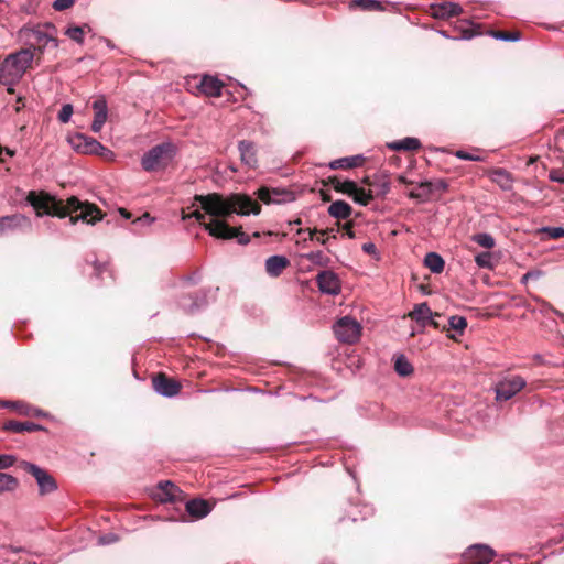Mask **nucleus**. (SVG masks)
Segmentation results:
<instances>
[{
  "instance_id": "obj_1",
  "label": "nucleus",
  "mask_w": 564,
  "mask_h": 564,
  "mask_svg": "<svg viewBox=\"0 0 564 564\" xmlns=\"http://www.w3.org/2000/svg\"><path fill=\"white\" fill-rule=\"evenodd\" d=\"M194 200L199 204L203 212L196 209L192 214L183 215V220L196 219L212 237L217 239L236 238L240 245L249 243L250 238L241 231V227L229 226V219L235 214L240 216L260 214L261 206L249 195L236 193L225 197L218 193H210L195 195Z\"/></svg>"
},
{
  "instance_id": "obj_2",
  "label": "nucleus",
  "mask_w": 564,
  "mask_h": 564,
  "mask_svg": "<svg viewBox=\"0 0 564 564\" xmlns=\"http://www.w3.org/2000/svg\"><path fill=\"white\" fill-rule=\"evenodd\" d=\"M26 200L37 210V216L47 215L58 218L69 216V223L75 225L77 221L86 224H96L101 219L99 209L89 204L83 203L76 196L67 199L66 205L61 199H56L46 193L29 192Z\"/></svg>"
},
{
  "instance_id": "obj_3",
  "label": "nucleus",
  "mask_w": 564,
  "mask_h": 564,
  "mask_svg": "<svg viewBox=\"0 0 564 564\" xmlns=\"http://www.w3.org/2000/svg\"><path fill=\"white\" fill-rule=\"evenodd\" d=\"M34 53L31 48H21L9 54L0 64V84L8 87L12 93L13 88L31 67Z\"/></svg>"
},
{
  "instance_id": "obj_4",
  "label": "nucleus",
  "mask_w": 564,
  "mask_h": 564,
  "mask_svg": "<svg viewBox=\"0 0 564 564\" xmlns=\"http://www.w3.org/2000/svg\"><path fill=\"white\" fill-rule=\"evenodd\" d=\"M177 148L167 141L154 145L141 158V166L145 172L152 173L165 170L174 160Z\"/></svg>"
},
{
  "instance_id": "obj_5",
  "label": "nucleus",
  "mask_w": 564,
  "mask_h": 564,
  "mask_svg": "<svg viewBox=\"0 0 564 564\" xmlns=\"http://www.w3.org/2000/svg\"><path fill=\"white\" fill-rule=\"evenodd\" d=\"M21 32H23L34 44H37L41 51L47 47H58V41L56 39L57 30L52 23L39 24L33 28H24Z\"/></svg>"
},
{
  "instance_id": "obj_6",
  "label": "nucleus",
  "mask_w": 564,
  "mask_h": 564,
  "mask_svg": "<svg viewBox=\"0 0 564 564\" xmlns=\"http://www.w3.org/2000/svg\"><path fill=\"white\" fill-rule=\"evenodd\" d=\"M333 330L340 343L351 345L359 340L361 335V325L355 318L344 316L336 321L333 325Z\"/></svg>"
},
{
  "instance_id": "obj_7",
  "label": "nucleus",
  "mask_w": 564,
  "mask_h": 564,
  "mask_svg": "<svg viewBox=\"0 0 564 564\" xmlns=\"http://www.w3.org/2000/svg\"><path fill=\"white\" fill-rule=\"evenodd\" d=\"M525 384V380L520 376L503 378L495 387L496 399L498 401H508L520 392Z\"/></svg>"
},
{
  "instance_id": "obj_8",
  "label": "nucleus",
  "mask_w": 564,
  "mask_h": 564,
  "mask_svg": "<svg viewBox=\"0 0 564 564\" xmlns=\"http://www.w3.org/2000/svg\"><path fill=\"white\" fill-rule=\"evenodd\" d=\"M22 465L23 469L35 478L41 495L51 494L56 490L55 479L45 469L29 462H23Z\"/></svg>"
},
{
  "instance_id": "obj_9",
  "label": "nucleus",
  "mask_w": 564,
  "mask_h": 564,
  "mask_svg": "<svg viewBox=\"0 0 564 564\" xmlns=\"http://www.w3.org/2000/svg\"><path fill=\"white\" fill-rule=\"evenodd\" d=\"M70 142L77 152L85 154L102 155L104 153L109 152V150L99 141L83 133H77Z\"/></svg>"
},
{
  "instance_id": "obj_10",
  "label": "nucleus",
  "mask_w": 564,
  "mask_h": 564,
  "mask_svg": "<svg viewBox=\"0 0 564 564\" xmlns=\"http://www.w3.org/2000/svg\"><path fill=\"white\" fill-rule=\"evenodd\" d=\"M496 556V552L487 544H474L467 547L463 557L469 564H488Z\"/></svg>"
},
{
  "instance_id": "obj_11",
  "label": "nucleus",
  "mask_w": 564,
  "mask_h": 564,
  "mask_svg": "<svg viewBox=\"0 0 564 564\" xmlns=\"http://www.w3.org/2000/svg\"><path fill=\"white\" fill-rule=\"evenodd\" d=\"M318 290L323 294L337 295L340 293V281L336 273L329 270L322 271L316 276Z\"/></svg>"
},
{
  "instance_id": "obj_12",
  "label": "nucleus",
  "mask_w": 564,
  "mask_h": 564,
  "mask_svg": "<svg viewBox=\"0 0 564 564\" xmlns=\"http://www.w3.org/2000/svg\"><path fill=\"white\" fill-rule=\"evenodd\" d=\"M152 383L155 392L165 398H173L181 391L180 382L166 377L163 373L154 377Z\"/></svg>"
},
{
  "instance_id": "obj_13",
  "label": "nucleus",
  "mask_w": 564,
  "mask_h": 564,
  "mask_svg": "<svg viewBox=\"0 0 564 564\" xmlns=\"http://www.w3.org/2000/svg\"><path fill=\"white\" fill-rule=\"evenodd\" d=\"M91 107L94 109V120L91 122V130L93 132L98 133L101 131L108 118L107 100L105 99V97H99L93 101Z\"/></svg>"
},
{
  "instance_id": "obj_14",
  "label": "nucleus",
  "mask_w": 564,
  "mask_h": 564,
  "mask_svg": "<svg viewBox=\"0 0 564 564\" xmlns=\"http://www.w3.org/2000/svg\"><path fill=\"white\" fill-rule=\"evenodd\" d=\"M409 316L422 326L433 325L437 327V324L433 321L434 314L427 303L416 304L413 311L409 313ZM435 316H440V314L436 313Z\"/></svg>"
},
{
  "instance_id": "obj_15",
  "label": "nucleus",
  "mask_w": 564,
  "mask_h": 564,
  "mask_svg": "<svg viewBox=\"0 0 564 564\" xmlns=\"http://www.w3.org/2000/svg\"><path fill=\"white\" fill-rule=\"evenodd\" d=\"M433 17L436 19H448L457 17L462 13L463 9L458 3L443 2L432 6Z\"/></svg>"
},
{
  "instance_id": "obj_16",
  "label": "nucleus",
  "mask_w": 564,
  "mask_h": 564,
  "mask_svg": "<svg viewBox=\"0 0 564 564\" xmlns=\"http://www.w3.org/2000/svg\"><path fill=\"white\" fill-rule=\"evenodd\" d=\"M198 88L206 96L218 97L221 95L223 83L217 77L205 75L200 79Z\"/></svg>"
},
{
  "instance_id": "obj_17",
  "label": "nucleus",
  "mask_w": 564,
  "mask_h": 564,
  "mask_svg": "<svg viewBox=\"0 0 564 564\" xmlns=\"http://www.w3.org/2000/svg\"><path fill=\"white\" fill-rule=\"evenodd\" d=\"M289 265V260L284 256L274 254L265 260V271L270 276L276 278Z\"/></svg>"
},
{
  "instance_id": "obj_18",
  "label": "nucleus",
  "mask_w": 564,
  "mask_h": 564,
  "mask_svg": "<svg viewBox=\"0 0 564 564\" xmlns=\"http://www.w3.org/2000/svg\"><path fill=\"white\" fill-rule=\"evenodd\" d=\"M186 511L195 519H203L212 511V507L204 499H192L186 503Z\"/></svg>"
},
{
  "instance_id": "obj_19",
  "label": "nucleus",
  "mask_w": 564,
  "mask_h": 564,
  "mask_svg": "<svg viewBox=\"0 0 564 564\" xmlns=\"http://www.w3.org/2000/svg\"><path fill=\"white\" fill-rule=\"evenodd\" d=\"M238 149L240 152V159L242 163H245L249 167H256L258 161L253 143L250 141L242 140L239 142Z\"/></svg>"
},
{
  "instance_id": "obj_20",
  "label": "nucleus",
  "mask_w": 564,
  "mask_h": 564,
  "mask_svg": "<svg viewBox=\"0 0 564 564\" xmlns=\"http://www.w3.org/2000/svg\"><path fill=\"white\" fill-rule=\"evenodd\" d=\"M0 408H8L15 410L20 414L25 415H35V416H42L44 415L43 411L40 409H34L28 405L24 402L21 401H8V400H0Z\"/></svg>"
},
{
  "instance_id": "obj_21",
  "label": "nucleus",
  "mask_w": 564,
  "mask_h": 564,
  "mask_svg": "<svg viewBox=\"0 0 564 564\" xmlns=\"http://www.w3.org/2000/svg\"><path fill=\"white\" fill-rule=\"evenodd\" d=\"M158 498L163 502H172L177 499L180 489L171 481H161L158 485Z\"/></svg>"
},
{
  "instance_id": "obj_22",
  "label": "nucleus",
  "mask_w": 564,
  "mask_h": 564,
  "mask_svg": "<svg viewBox=\"0 0 564 564\" xmlns=\"http://www.w3.org/2000/svg\"><path fill=\"white\" fill-rule=\"evenodd\" d=\"M365 161V158L361 154L352 155V156H345L340 159H336L329 162L328 166L332 170H338V169H352L360 166Z\"/></svg>"
},
{
  "instance_id": "obj_23",
  "label": "nucleus",
  "mask_w": 564,
  "mask_h": 564,
  "mask_svg": "<svg viewBox=\"0 0 564 564\" xmlns=\"http://www.w3.org/2000/svg\"><path fill=\"white\" fill-rule=\"evenodd\" d=\"M328 214L336 219H348L352 213L351 206L345 200H335L328 206Z\"/></svg>"
},
{
  "instance_id": "obj_24",
  "label": "nucleus",
  "mask_w": 564,
  "mask_h": 564,
  "mask_svg": "<svg viewBox=\"0 0 564 564\" xmlns=\"http://www.w3.org/2000/svg\"><path fill=\"white\" fill-rule=\"evenodd\" d=\"M387 148L394 151H415L421 148L419 139L406 137L398 141L387 143Z\"/></svg>"
},
{
  "instance_id": "obj_25",
  "label": "nucleus",
  "mask_w": 564,
  "mask_h": 564,
  "mask_svg": "<svg viewBox=\"0 0 564 564\" xmlns=\"http://www.w3.org/2000/svg\"><path fill=\"white\" fill-rule=\"evenodd\" d=\"M4 430L15 432V433H23V432H35V431H42L44 427L40 424L33 423V422H18V421H9L4 424Z\"/></svg>"
},
{
  "instance_id": "obj_26",
  "label": "nucleus",
  "mask_w": 564,
  "mask_h": 564,
  "mask_svg": "<svg viewBox=\"0 0 564 564\" xmlns=\"http://www.w3.org/2000/svg\"><path fill=\"white\" fill-rule=\"evenodd\" d=\"M491 180L503 191H509L512 188V176L505 169L494 170L491 172Z\"/></svg>"
},
{
  "instance_id": "obj_27",
  "label": "nucleus",
  "mask_w": 564,
  "mask_h": 564,
  "mask_svg": "<svg viewBox=\"0 0 564 564\" xmlns=\"http://www.w3.org/2000/svg\"><path fill=\"white\" fill-rule=\"evenodd\" d=\"M282 194H284V192L279 189L271 191L268 187H261L257 192L258 198L264 204H280L282 200H284V198L281 197Z\"/></svg>"
},
{
  "instance_id": "obj_28",
  "label": "nucleus",
  "mask_w": 564,
  "mask_h": 564,
  "mask_svg": "<svg viewBox=\"0 0 564 564\" xmlns=\"http://www.w3.org/2000/svg\"><path fill=\"white\" fill-rule=\"evenodd\" d=\"M424 265L433 273H441L444 270L445 262L436 252H429L424 258Z\"/></svg>"
},
{
  "instance_id": "obj_29",
  "label": "nucleus",
  "mask_w": 564,
  "mask_h": 564,
  "mask_svg": "<svg viewBox=\"0 0 564 564\" xmlns=\"http://www.w3.org/2000/svg\"><path fill=\"white\" fill-rule=\"evenodd\" d=\"M432 194L431 181H424L417 185L416 189L411 191L409 196L414 199L426 200Z\"/></svg>"
},
{
  "instance_id": "obj_30",
  "label": "nucleus",
  "mask_w": 564,
  "mask_h": 564,
  "mask_svg": "<svg viewBox=\"0 0 564 564\" xmlns=\"http://www.w3.org/2000/svg\"><path fill=\"white\" fill-rule=\"evenodd\" d=\"M86 30L87 32H90L91 28L88 24H84L83 26H69L65 30V35H67L74 42L83 44Z\"/></svg>"
},
{
  "instance_id": "obj_31",
  "label": "nucleus",
  "mask_w": 564,
  "mask_h": 564,
  "mask_svg": "<svg viewBox=\"0 0 564 564\" xmlns=\"http://www.w3.org/2000/svg\"><path fill=\"white\" fill-rule=\"evenodd\" d=\"M394 370L401 377H408L413 372V366L404 355H399L394 361Z\"/></svg>"
},
{
  "instance_id": "obj_32",
  "label": "nucleus",
  "mask_w": 564,
  "mask_h": 564,
  "mask_svg": "<svg viewBox=\"0 0 564 564\" xmlns=\"http://www.w3.org/2000/svg\"><path fill=\"white\" fill-rule=\"evenodd\" d=\"M332 183H333V186L335 188L336 192H340L343 194H346L348 196L351 195V193H354L356 191V182L354 181H350V180H339L337 177H334L332 180Z\"/></svg>"
},
{
  "instance_id": "obj_33",
  "label": "nucleus",
  "mask_w": 564,
  "mask_h": 564,
  "mask_svg": "<svg viewBox=\"0 0 564 564\" xmlns=\"http://www.w3.org/2000/svg\"><path fill=\"white\" fill-rule=\"evenodd\" d=\"M350 197H352L355 203L367 206L373 199V194L371 189L366 191L356 185V191L351 193Z\"/></svg>"
},
{
  "instance_id": "obj_34",
  "label": "nucleus",
  "mask_w": 564,
  "mask_h": 564,
  "mask_svg": "<svg viewBox=\"0 0 564 564\" xmlns=\"http://www.w3.org/2000/svg\"><path fill=\"white\" fill-rule=\"evenodd\" d=\"M471 240L474 242H476L477 245H479L480 247L486 248V249H492L496 246L495 238L492 237V235H490L488 232L475 234L471 237Z\"/></svg>"
},
{
  "instance_id": "obj_35",
  "label": "nucleus",
  "mask_w": 564,
  "mask_h": 564,
  "mask_svg": "<svg viewBox=\"0 0 564 564\" xmlns=\"http://www.w3.org/2000/svg\"><path fill=\"white\" fill-rule=\"evenodd\" d=\"M488 34L496 40L505 42H518L521 40V34L518 31L503 32V31H489Z\"/></svg>"
},
{
  "instance_id": "obj_36",
  "label": "nucleus",
  "mask_w": 564,
  "mask_h": 564,
  "mask_svg": "<svg viewBox=\"0 0 564 564\" xmlns=\"http://www.w3.org/2000/svg\"><path fill=\"white\" fill-rule=\"evenodd\" d=\"M18 480L13 476L0 473V495L4 491H12L17 488Z\"/></svg>"
},
{
  "instance_id": "obj_37",
  "label": "nucleus",
  "mask_w": 564,
  "mask_h": 564,
  "mask_svg": "<svg viewBox=\"0 0 564 564\" xmlns=\"http://www.w3.org/2000/svg\"><path fill=\"white\" fill-rule=\"evenodd\" d=\"M476 264L481 269H494L495 261L491 252H480L475 257Z\"/></svg>"
},
{
  "instance_id": "obj_38",
  "label": "nucleus",
  "mask_w": 564,
  "mask_h": 564,
  "mask_svg": "<svg viewBox=\"0 0 564 564\" xmlns=\"http://www.w3.org/2000/svg\"><path fill=\"white\" fill-rule=\"evenodd\" d=\"M22 216H4L0 218V234H3L7 230L13 229L19 225L20 220H23Z\"/></svg>"
},
{
  "instance_id": "obj_39",
  "label": "nucleus",
  "mask_w": 564,
  "mask_h": 564,
  "mask_svg": "<svg viewBox=\"0 0 564 564\" xmlns=\"http://www.w3.org/2000/svg\"><path fill=\"white\" fill-rule=\"evenodd\" d=\"M451 329L458 332L460 335L467 327V319L460 315H453L448 318Z\"/></svg>"
},
{
  "instance_id": "obj_40",
  "label": "nucleus",
  "mask_w": 564,
  "mask_h": 564,
  "mask_svg": "<svg viewBox=\"0 0 564 564\" xmlns=\"http://www.w3.org/2000/svg\"><path fill=\"white\" fill-rule=\"evenodd\" d=\"M351 6H356L366 11H378L382 9L378 0H354Z\"/></svg>"
},
{
  "instance_id": "obj_41",
  "label": "nucleus",
  "mask_w": 564,
  "mask_h": 564,
  "mask_svg": "<svg viewBox=\"0 0 564 564\" xmlns=\"http://www.w3.org/2000/svg\"><path fill=\"white\" fill-rule=\"evenodd\" d=\"M303 258L310 260L316 265H326L328 262L327 257H325V254L319 250L305 253L303 254Z\"/></svg>"
},
{
  "instance_id": "obj_42",
  "label": "nucleus",
  "mask_w": 564,
  "mask_h": 564,
  "mask_svg": "<svg viewBox=\"0 0 564 564\" xmlns=\"http://www.w3.org/2000/svg\"><path fill=\"white\" fill-rule=\"evenodd\" d=\"M542 232L546 234L551 239H558L564 237V227H543Z\"/></svg>"
},
{
  "instance_id": "obj_43",
  "label": "nucleus",
  "mask_w": 564,
  "mask_h": 564,
  "mask_svg": "<svg viewBox=\"0 0 564 564\" xmlns=\"http://www.w3.org/2000/svg\"><path fill=\"white\" fill-rule=\"evenodd\" d=\"M73 112L74 110L70 104L63 105L58 112V120L62 123H67L70 120Z\"/></svg>"
},
{
  "instance_id": "obj_44",
  "label": "nucleus",
  "mask_w": 564,
  "mask_h": 564,
  "mask_svg": "<svg viewBox=\"0 0 564 564\" xmlns=\"http://www.w3.org/2000/svg\"><path fill=\"white\" fill-rule=\"evenodd\" d=\"M155 218L152 217L149 213H144L142 216L138 217L133 220L134 226L148 227L154 223Z\"/></svg>"
},
{
  "instance_id": "obj_45",
  "label": "nucleus",
  "mask_w": 564,
  "mask_h": 564,
  "mask_svg": "<svg viewBox=\"0 0 564 564\" xmlns=\"http://www.w3.org/2000/svg\"><path fill=\"white\" fill-rule=\"evenodd\" d=\"M455 156L465 161L481 162L484 160L480 155H476L464 150H457L455 152Z\"/></svg>"
},
{
  "instance_id": "obj_46",
  "label": "nucleus",
  "mask_w": 564,
  "mask_h": 564,
  "mask_svg": "<svg viewBox=\"0 0 564 564\" xmlns=\"http://www.w3.org/2000/svg\"><path fill=\"white\" fill-rule=\"evenodd\" d=\"M118 540H119V538L116 533L109 532V533L102 534L98 538V544L109 545V544L116 543Z\"/></svg>"
},
{
  "instance_id": "obj_47",
  "label": "nucleus",
  "mask_w": 564,
  "mask_h": 564,
  "mask_svg": "<svg viewBox=\"0 0 564 564\" xmlns=\"http://www.w3.org/2000/svg\"><path fill=\"white\" fill-rule=\"evenodd\" d=\"M549 178L552 182L564 184V171L558 170V169H553L549 172Z\"/></svg>"
},
{
  "instance_id": "obj_48",
  "label": "nucleus",
  "mask_w": 564,
  "mask_h": 564,
  "mask_svg": "<svg viewBox=\"0 0 564 564\" xmlns=\"http://www.w3.org/2000/svg\"><path fill=\"white\" fill-rule=\"evenodd\" d=\"M75 1L76 0H55L53 2V8L56 11H64L69 9L75 3Z\"/></svg>"
},
{
  "instance_id": "obj_49",
  "label": "nucleus",
  "mask_w": 564,
  "mask_h": 564,
  "mask_svg": "<svg viewBox=\"0 0 564 564\" xmlns=\"http://www.w3.org/2000/svg\"><path fill=\"white\" fill-rule=\"evenodd\" d=\"M104 273H109V275H111L109 269H108V264L107 263H99L97 261L94 262V274L99 278Z\"/></svg>"
},
{
  "instance_id": "obj_50",
  "label": "nucleus",
  "mask_w": 564,
  "mask_h": 564,
  "mask_svg": "<svg viewBox=\"0 0 564 564\" xmlns=\"http://www.w3.org/2000/svg\"><path fill=\"white\" fill-rule=\"evenodd\" d=\"M362 251L375 257L376 259L379 258V252L373 242H365L361 247Z\"/></svg>"
},
{
  "instance_id": "obj_51",
  "label": "nucleus",
  "mask_w": 564,
  "mask_h": 564,
  "mask_svg": "<svg viewBox=\"0 0 564 564\" xmlns=\"http://www.w3.org/2000/svg\"><path fill=\"white\" fill-rule=\"evenodd\" d=\"M15 462V458L11 455H0V469L11 467Z\"/></svg>"
},
{
  "instance_id": "obj_52",
  "label": "nucleus",
  "mask_w": 564,
  "mask_h": 564,
  "mask_svg": "<svg viewBox=\"0 0 564 564\" xmlns=\"http://www.w3.org/2000/svg\"><path fill=\"white\" fill-rule=\"evenodd\" d=\"M431 185H432V192L434 193L435 191H446L447 189V183L444 181V180H437V181H431Z\"/></svg>"
},
{
  "instance_id": "obj_53",
  "label": "nucleus",
  "mask_w": 564,
  "mask_h": 564,
  "mask_svg": "<svg viewBox=\"0 0 564 564\" xmlns=\"http://www.w3.org/2000/svg\"><path fill=\"white\" fill-rule=\"evenodd\" d=\"M378 186H379V189H380L379 194H381V195H386L390 191V182L386 177H382L379 181Z\"/></svg>"
},
{
  "instance_id": "obj_54",
  "label": "nucleus",
  "mask_w": 564,
  "mask_h": 564,
  "mask_svg": "<svg viewBox=\"0 0 564 564\" xmlns=\"http://www.w3.org/2000/svg\"><path fill=\"white\" fill-rule=\"evenodd\" d=\"M305 232H307V234H308V239H310V240H314V239H315V235H316V234H322V235H324L326 231H325V230H318V229H316V228H313V229H311V228H307V229H300V230L297 231V234H299V235H301V234H305Z\"/></svg>"
},
{
  "instance_id": "obj_55",
  "label": "nucleus",
  "mask_w": 564,
  "mask_h": 564,
  "mask_svg": "<svg viewBox=\"0 0 564 564\" xmlns=\"http://www.w3.org/2000/svg\"><path fill=\"white\" fill-rule=\"evenodd\" d=\"M540 276L539 271H529L525 274L522 275L521 282L527 283L529 280L538 279Z\"/></svg>"
},
{
  "instance_id": "obj_56",
  "label": "nucleus",
  "mask_w": 564,
  "mask_h": 564,
  "mask_svg": "<svg viewBox=\"0 0 564 564\" xmlns=\"http://www.w3.org/2000/svg\"><path fill=\"white\" fill-rule=\"evenodd\" d=\"M181 305L187 313H194L199 308V305L196 302H193L189 306H185L183 303Z\"/></svg>"
},
{
  "instance_id": "obj_57",
  "label": "nucleus",
  "mask_w": 564,
  "mask_h": 564,
  "mask_svg": "<svg viewBox=\"0 0 564 564\" xmlns=\"http://www.w3.org/2000/svg\"><path fill=\"white\" fill-rule=\"evenodd\" d=\"M344 230H345V235L349 238V239H354L355 238V231L351 229L350 226L346 225L344 227Z\"/></svg>"
},
{
  "instance_id": "obj_58",
  "label": "nucleus",
  "mask_w": 564,
  "mask_h": 564,
  "mask_svg": "<svg viewBox=\"0 0 564 564\" xmlns=\"http://www.w3.org/2000/svg\"><path fill=\"white\" fill-rule=\"evenodd\" d=\"M120 214L126 219H130L131 218V214L128 210L123 209V208L120 209Z\"/></svg>"
},
{
  "instance_id": "obj_59",
  "label": "nucleus",
  "mask_w": 564,
  "mask_h": 564,
  "mask_svg": "<svg viewBox=\"0 0 564 564\" xmlns=\"http://www.w3.org/2000/svg\"><path fill=\"white\" fill-rule=\"evenodd\" d=\"M474 35H475L474 33L466 31V32H464V34H463V36H462L460 39L469 40V39H471Z\"/></svg>"
},
{
  "instance_id": "obj_60",
  "label": "nucleus",
  "mask_w": 564,
  "mask_h": 564,
  "mask_svg": "<svg viewBox=\"0 0 564 564\" xmlns=\"http://www.w3.org/2000/svg\"><path fill=\"white\" fill-rule=\"evenodd\" d=\"M316 240H317L321 245H323V246H326V245H327V242H328V238H327V239H324V238H319V237H317V238H316Z\"/></svg>"
},
{
  "instance_id": "obj_61",
  "label": "nucleus",
  "mask_w": 564,
  "mask_h": 564,
  "mask_svg": "<svg viewBox=\"0 0 564 564\" xmlns=\"http://www.w3.org/2000/svg\"><path fill=\"white\" fill-rule=\"evenodd\" d=\"M3 151H6V153L9 155V156H13L14 155V151L9 149V148H6L3 149Z\"/></svg>"
},
{
  "instance_id": "obj_62",
  "label": "nucleus",
  "mask_w": 564,
  "mask_h": 564,
  "mask_svg": "<svg viewBox=\"0 0 564 564\" xmlns=\"http://www.w3.org/2000/svg\"><path fill=\"white\" fill-rule=\"evenodd\" d=\"M362 182L369 185H373V183H371L368 177H365Z\"/></svg>"
},
{
  "instance_id": "obj_63",
  "label": "nucleus",
  "mask_w": 564,
  "mask_h": 564,
  "mask_svg": "<svg viewBox=\"0 0 564 564\" xmlns=\"http://www.w3.org/2000/svg\"><path fill=\"white\" fill-rule=\"evenodd\" d=\"M440 34L444 37H449L445 31H440Z\"/></svg>"
},
{
  "instance_id": "obj_64",
  "label": "nucleus",
  "mask_w": 564,
  "mask_h": 564,
  "mask_svg": "<svg viewBox=\"0 0 564 564\" xmlns=\"http://www.w3.org/2000/svg\"><path fill=\"white\" fill-rule=\"evenodd\" d=\"M399 180H400V182H402V183H408V181L405 180V177H404V176H400V177H399Z\"/></svg>"
}]
</instances>
